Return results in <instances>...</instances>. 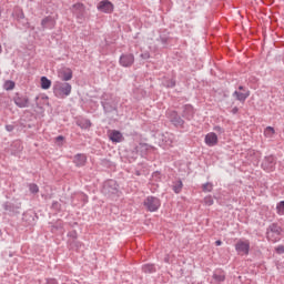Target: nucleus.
<instances>
[{
	"mask_svg": "<svg viewBox=\"0 0 284 284\" xmlns=\"http://www.w3.org/2000/svg\"><path fill=\"white\" fill-rule=\"evenodd\" d=\"M276 210L280 216H284V201H281L280 203H277Z\"/></svg>",
	"mask_w": 284,
	"mask_h": 284,
	"instance_id": "31",
	"label": "nucleus"
},
{
	"mask_svg": "<svg viewBox=\"0 0 284 284\" xmlns=\"http://www.w3.org/2000/svg\"><path fill=\"white\" fill-rule=\"evenodd\" d=\"M63 141H65V138L63 135H59L55 138V142L58 145H63Z\"/></svg>",
	"mask_w": 284,
	"mask_h": 284,
	"instance_id": "37",
	"label": "nucleus"
},
{
	"mask_svg": "<svg viewBox=\"0 0 284 284\" xmlns=\"http://www.w3.org/2000/svg\"><path fill=\"white\" fill-rule=\"evenodd\" d=\"M213 280L215 281V283H224L225 282V271L217 268L214 271L213 273Z\"/></svg>",
	"mask_w": 284,
	"mask_h": 284,
	"instance_id": "19",
	"label": "nucleus"
},
{
	"mask_svg": "<svg viewBox=\"0 0 284 284\" xmlns=\"http://www.w3.org/2000/svg\"><path fill=\"white\" fill-rule=\"evenodd\" d=\"M29 192H31V194H39V185L34 183L29 184Z\"/></svg>",
	"mask_w": 284,
	"mask_h": 284,
	"instance_id": "33",
	"label": "nucleus"
},
{
	"mask_svg": "<svg viewBox=\"0 0 284 284\" xmlns=\"http://www.w3.org/2000/svg\"><path fill=\"white\" fill-rule=\"evenodd\" d=\"M6 130H7V132H12V131L14 130V125H12V124H7V125H6Z\"/></svg>",
	"mask_w": 284,
	"mask_h": 284,
	"instance_id": "43",
	"label": "nucleus"
},
{
	"mask_svg": "<svg viewBox=\"0 0 284 284\" xmlns=\"http://www.w3.org/2000/svg\"><path fill=\"white\" fill-rule=\"evenodd\" d=\"M98 10H100V12H105L106 14H110V12H113L114 10V4H112L110 0H102L98 4Z\"/></svg>",
	"mask_w": 284,
	"mask_h": 284,
	"instance_id": "9",
	"label": "nucleus"
},
{
	"mask_svg": "<svg viewBox=\"0 0 284 284\" xmlns=\"http://www.w3.org/2000/svg\"><path fill=\"white\" fill-rule=\"evenodd\" d=\"M12 17H14V19H17V21H21V19H26V13H23V9L21 8H16Z\"/></svg>",
	"mask_w": 284,
	"mask_h": 284,
	"instance_id": "24",
	"label": "nucleus"
},
{
	"mask_svg": "<svg viewBox=\"0 0 284 284\" xmlns=\"http://www.w3.org/2000/svg\"><path fill=\"white\" fill-rule=\"evenodd\" d=\"M215 245L219 247V246L223 245V242L221 240H217V241H215Z\"/></svg>",
	"mask_w": 284,
	"mask_h": 284,
	"instance_id": "44",
	"label": "nucleus"
},
{
	"mask_svg": "<svg viewBox=\"0 0 284 284\" xmlns=\"http://www.w3.org/2000/svg\"><path fill=\"white\" fill-rule=\"evenodd\" d=\"M182 116L183 119H186V121H192V119H194V106L185 104L183 106Z\"/></svg>",
	"mask_w": 284,
	"mask_h": 284,
	"instance_id": "12",
	"label": "nucleus"
},
{
	"mask_svg": "<svg viewBox=\"0 0 284 284\" xmlns=\"http://www.w3.org/2000/svg\"><path fill=\"white\" fill-rule=\"evenodd\" d=\"M53 94L57 99H68L72 94V84L69 82L55 81L53 83Z\"/></svg>",
	"mask_w": 284,
	"mask_h": 284,
	"instance_id": "1",
	"label": "nucleus"
},
{
	"mask_svg": "<svg viewBox=\"0 0 284 284\" xmlns=\"http://www.w3.org/2000/svg\"><path fill=\"white\" fill-rule=\"evenodd\" d=\"M57 205H59V203H58V202L53 203V207H57Z\"/></svg>",
	"mask_w": 284,
	"mask_h": 284,
	"instance_id": "46",
	"label": "nucleus"
},
{
	"mask_svg": "<svg viewBox=\"0 0 284 284\" xmlns=\"http://www.w3.org/2000/svg\"><path fill=\"white\" fill-rule=\"evenodd\" d=\"M1 51H2V48H1V44H0V54H1Z\"/></svg>",
	"mask_w": 284,
	"mask_h": 284,
	"instance_id": "48",
	"label": "nucleus"
},
{
	"mask_svg": "<svg viewBox=\"0 0 284 284\" xmlns=\"http://www.w3.org/2000/svg\"><path fill=\"white\" fill-rule=\"evenodd\" d=\"M81 245L83 244L77 240H69V247L71 250H81Z\"/></svg>",
	"mask_w": 284,
	"mask_h": 284,
	"instance_id": "29",
	"label": "nucleus"
},
{
	"mask_svg": "<svg viewBox=\"0 0 284 284\" xmlns=\"http://www.w3.org/2000/svg\"><path fill=\"white\" fill-rule=\"evenodd\" d=\"M202 190L203 192H212V190H214V185L210 182H206L202 185Z\"/></svg>",
	"mask_w": 284,
	"mask_h": 284,
	"instance_id": "32",
	"label": "nucleus"
},
{
	"mask_svg": "<svg viewBox=\"0 0 284 284\" xmlns=\"http://www.w3.org/2000/svg\"><path fill=\"white\" fill-rule=\"evenodd\" d=\"M232 112L233 114H236V112H239V108H233Z\"/></svg>",
	"mask_w": 284,
	"mask_h": 284,
	"instance_id": "45",
	"label": "nucleus"
},
{
	"mask_svg": "<svg viewBox=\"0 0 284 284\" xmlns=\"http://www.w3.org/2000/svg\"><path fill=\"white\" fill-rule=\"evenodd\" d=\"M109 139L113 143H121V141H123V134L120 131L114 130L110 132Z\"/></svg>",
	"mask_w": 284,
	"mask_h": 284,
	"instance_id": "21",
	"label": "nucleus"
},
{
	"mask_svg": "<svg viewBox=\"0 0 284 284\" xmlns=\"http://www.w3.org/2000/svg\"><path fill=\"white\" fill-rule=\"evenodd\" d=\"M142 272H144V274H154V272H156V266H154V264H144L142 266Z\"/></svg>",
	"mask_w": 284,
	"mask_h": 284,
	"instance_id": "26",
	"label": "nucleus"
},
{
	"mask_svg": "<svg viewBox=\"0 0 284 284\" xmlns=\"http://www.w3.org/2000/svg\"><path fill=\"white\" fill-rule=\"evenodd\" d=\"M235 251L237 252V254H240V256H247V254H250V241L240 240L235 244Z\"/></svg>",
	"mask_w": 284,
	"mask_h": 284,
	"instance_id": "5",
	"label": "nucleus"
},
{
	"mask_svg": "<svg viewBox=\"0 0 284 284\" xmlns=\"http://www.w3.org/2000/svg\"><path fill=\"white\" fill-rule=\"evenodd\" d=\"M78 125L84 130H88V128H92V122H90V120H82L78 122Z\"/></svg>",
	"mask_w": 284,
	"mask_h": 284,
	"instance_id": "30",
	"label": "nucleus"
},
{
	"mask_svg": "<svg viewBox=\"0 0 284 284\" xmlns=\"http://www.w3.org/2000/svg\"><path fill=\"white\" fill-rule=\"evenodd\" d=\"M140 57H141V59H143L145 61V60L150 59V53L148 51H145V52L141 53Z\"/></svg>",
	"mask_w": 284,
	"mask_h": 284,
	"instance_id": "41",
	"label": "nucleus"
},
{
	"mask_svg": "<svg viewBox=\"0 0 284 284\" xmlns=\"http://www.w3.org/2000/svg\"><path fill=\"white\" fill-rule=\"evenodd\" d=\"M110 94H108V93H104L103 95H102V101H101V103H102V106H103V110H104V112H112V110H114V105H112V102H110V101H108V99H110Z\"/></svg>",
	"mask_w": 284,
	"mask_h": 284,
	"instance_id": "16",
	"label": "nucleus"
},
{
	"mask_svg": "<svg viewBox=\"0 0 284 284\" xmlns=\"http://www.w3.org/2000/svg\"><path fill=\"white\" fill-rule=\"evenodd\" d=\"M281 232L282 229L278 226V224H271L266 230L267 241H271V243H278V241H281Z\"/></svg>",
	"mask_w": 284,
	"mask_h": 284,
	"instance_id": "2",
	"label": "nucleus"
},
{
	"mask_svg": "<svg viewBox=\"0 0 284 284\" xmlns=\"http://www.w3.org/2000/svg\"><path fill=\"white\" fill-rule=\"evenodd\" d=\"M61 81H72V69H64L59 73Z\"/></svg>",
	"mask_w": 284,
	"mask_h": 284,
	"instance_id": "22",
	"label": "nucleus"
},
{
	"mask_svg": "<svg viewBox=\"0 0 284 284\" xmlns=\"http://www.w3.org/2000/svg\"><path fill=\"white\" fill-rule=\"evenodd\" d=\"M168 116L175 128H183L185 121L181 119V115L176 111H169Z\"/></svg>",
	"mask_w": 284,
	"mask_h": 284,
	"instance_id": "7",
	"label": "nucleus"
},
{
	"mask_svg": "<svg viewBox=\"0 0 284 284\" xmlns=\"http://www.w3.org/2000/svg\"><path fill=\"white\" fill-rule=\"evenodd\" d=\"M204 203H205V205H209V206L214 205V199H212L211 195H207L204 197Z\"/></svg>",
	"mask_w": 284,
	"mask_h": 284,
	"instance_id": "34",
	"label": "nucleus"
},
{
	"mask_svg": "<svg viewBox=\"0 0 284 284\" xmlns=\"http://www.w3.org/2000/svg\"><path fill=\"white\" fill-rule=\"evenodd\" d=\"M41 26H42L43 30H52V28H54V26H57V22L54 21V19L52 17H47V18L42 19Z\"/></svg>",
	"mask_w": 284,
	"mask_h": 284,
	"instance_id": "18",
	"label": "nucleus"
},
{
	"mask_svg": "<svg viewBox=\"0 0 284 284\" xmlns=\"http://www.w3.org/2000/svg\"><path fill=\"white\" fill-rule=\"evenodd\" d=\"M262 168L266 172H274V168H276V158H274V155L266 156L262 162Z\"/></svg>",
	"mask_w": 284,
	"mask_h": 284,
	"instance_id": "6",
	"label": "nucleus"
},
{
	"mask_svg": "<svg viewBox=\"0 0 284 284\" xmlns=\"http://www.w3.org/2000/svg\"><path fill=\"white\" fill-rule=\"evenodd\" d=\"M6 90H14V82L12 81L6 82Z\"/></svg>",
	"mask_w": 284,
	"mask_h": 284,
	"instance_id": "38",
	"label": "nucleus"
},
{
	"mask_svg": "<svg viewBox=\"0 0 284 284\" xmlns=\"http://www.w3.org/2000/svg\"><path fill=\"white\" fill-rule=\"evenodd\" d=\"M213 130L214 132H217V134H223L225 132V129L221 128L220 125H215Z\"/></svg>",
	"mask_w": 284,
	"mask_h": 284,
	"instance_id": "36",
	"label": "nucleus"
},
{
	"mask_svg": "<svg viewBox=\"0 0 284 284\" xmlns=\"http://www.w3.org/2000/svg\"><path fill=\"white\" fill-rule=\"evenodd\" d=\"M233 97L236 99V101H241V103H245V101L250 97V90H246L244 92L235 91L233 92Z\"/></svg>",
	"mask_w": 284,
	"mask_h": 284,
	"instance_id": "20",
	"label": "nucleus"
},
{
	"mask_svg": "<svg viewBox=\"0 0 284 284\" xmlns=\"http://www.w3.org/2000/svg\"><path fill=\"white\" fill-rule=\"evenodd\" d=\"M51 87H52V81H50V79H48L47 77H42L41 78L42 90H50Z\"/></svg>",
	"mask_w": 284,
	"mask_h": 284,
	"instance_id": "27",
	"label": "nucleus"
},
{
	"mask_svg": "<svg viewBox=\"0 0 284 284\" xmlns=\"http://www.w3.org/2000/svg\"><path fill=\"white\" fill-rule=\"evenodd\" d=\"M165 88H174L176 85V81L170 80L166 83H164Z\"/></svg>",
	"mask_w": 284,
	"mask_h": 284,
	"instance_id": "39",
	"label": "nucleus"
},
{
	"mask_svg": "<svg viewBox=\"0 0 284 284\" xmlns=\"http://www.w3.org/2000/svg\"><path fill=\"white\" fill-rule=\"evenodd\" d=\"M172 190L175 194H181V192L183 190V181L178 180V181L173 182Z\"/></svg>",
	"mask_w": 284,
	"mask_h": 284,
	"instance_id": "25",
	"label": "nucleus"
},
{
	"mask_svg": "<svg viewBox=\"0 0 284 284\" xmlns=\"http://www.w3.org/2000/svg\"><path fill=\"white\" fill-rule=\"evenodd\" d=\"M144 207L148 212H158L161 207V200L155 196H148L143 202Z\"/></svg>",
	"mask_w": 284,
	"mask_h": 284,
	"instance_id": "4",
	"label": "nucleus"
},
{
	"mask_svg": "<svg viewBox=\"0 0 284 284\" xmlns=\"http://www.w3.org/2000/svg\"><path fill=\"white\" fill-rule=\"evenodd\" d=\"M68 236L70 239L69 241H77L79 235H78L77 231H71L68 233Z\"/></svg>",
	"mask_w": 284,
	"mask_h": 284,
	"instance_id": "35",
	"label": "nucleus"
},
{
	"mask_svg": "<svg viewBox=\"0 0 284 284\" xmlns=\"http://www.w3.org/2000/svg\"><path fill=\"white\" fill-rule=\"evenodd\" d=\"M162 141L166 148H172V143H174V134H172V133L163 134Z\"/></svg>",
	"mask_w": 284,
	"mask_h": 284,
	"instance_id": "23",
	"label": "nucleus"
},
{
	"mask_svg": "<svg viewBox=\"0 0 284 284\" xmlns=\"http://www.w3.org/2000/svg\"><path fill=\"white\" fill-rule=\"evenodd\" d=\"M45 284H59V281L57 278H47Z\"/></svg>",
	"mask_w": 284,
	"mask_h": 284,
	"instance_id": "40",
	"label": "nucleus"
},
{
	"mask_svg": "<svg viewBox=\"0 0 284 284\" xmlns=\"http://www.w3.org/2000/svg\"><path fill=\"white\" fill-rule=\"evenodd\" d=\"M274 134H276V131L272 126H267L264 130V136H266V139H274Z\"/></svg>",
	"mask_w": 284,
	"mask_h": 284,
	"instance_id": "28",
	"label": "nucleus"
},
{
	"mask_svg": "<svg viewBox=\"0 0 284 284\" xmlns=\"http://www.w3.org/2000/svg\"><path fill=\"white\" fill-rule=\"evenodd\" d=\"M152 150H154V148L148 143H140L135 146V152L141 156H145V154H148V152H152Z\"/></svg>",
	"mask_w": 284,
	"mask_h": 284,
	"instance_id": "11",
	"label": "nucleus"
},
{
	"mask_svg": "<svg viewBox=\"0 0 284 284\" xmlns=\"http://www.w3.org/2000/svg\"><path fill=\"white\" fill-rule=\"evenodd\" d=\"M103 194L105 196L114 197L119 195V184H116V181L114 180H108L104 182L103 189H102Z\"/></svg>",
	"mask_w": 284,
	"mask_h": 284,
	"instance_id": "3",
	"label": "nucleus"
},
{
	"mask_svg": "<svg viewBox=\"0 0 284 284\" xmlns=\"http://www.w3.org/2000/svg\"><path fill=\"white\" fill-rule=\"evenodd\" d=\"M21 209V205L20 204H18V205H16V204H12V203H10V202H6L4 204H3V210L6 211V212H8V214L10 215V216H14V214H19V210Z\"/></svg>",
	"mask_w": 284,
	"mask_h": 284,
	"instance_id": "10",
	"label": "nucleus"
},
{
	"mask_svg": "<svg viewBox=\"0 0 284 284\" xmlns=\"http://www.w3.org/2000/svg\"><path fill=\"white\" fill-rule=\"evenodd\" d=\"M88 162V156L83 153H78L74 155L73 163L77 165V168H83L85 163Z\"/></svg>",
	"mask_w": 284,
	"mask_h": 284,
	"instance_id": "17",
	"label": "nucleus"
},
{
	"mask_svg": "<svg viewBox=\"0 0 284 284\" xmlns=\"http://www.w3.org/2000/svg\"><path fill=\"white\" fill-rule=\"evenodd\" d=\"M239 90H244L243 85H240V87H239Z\"/></svg>",
	"mask_w": 284,
	"mask_h": 284,
	"instance_id": "47",
	"label": "nucleus"
},
{
	"mask_svg": "<svg viewBox=\"0 0 284 284\" xmlns=\"http://www.w3.org/2000/svg\"><path fill=\"white\" fill-rule=\"evenodd\" d=\"M133 64H134V54L126 53L120 57V65H122V68H130Z\"/></svg>",
	"mask_w": 284,
	"mask_h": 284,
	"instance_id": "8",
	"label": "nucleus"
},
{
	"mask_svg": "<svg viewBox=\"0 0 284 284\" xmlns=\"http://www.w3.org/2000/svg\"><path fill=\"white\" fill-rule=\"evenodd\" d=\"M277 254H284V246L283 245H278L276 248Z\"/></svg>",
	"mask_w": 284,
	"mask_h": 284,
	"instance_id": "42",
	"label": "nucleus"
},
{
	"mask_svg": "<svg viewBox=\"0 0 284 284\" xmlns=\"http://www.w3.org/2000/svg\"><path fill=\"white\" fill-rule=\"evenodd\" d=\"M71 10H72L73 14H75V17H78V19L83 18V14H85V7L81 2L73 4Z\"/></svg>",
	"mask_w": 284,
	"mask_h": 284,
	"instance_id": "13",
	"label": "nucleus"
},
{
	"mask_svg": "<svg viewBox=\"0 0 284 284\" xmlns=\"http://www.w3.org/2000/svg\"><path fill=\"white\" fill-rule=\"evenodd\" d=\"M13 101L18 108H28L30 105V99L26 95H17Z\"/></svg>",
	"mask_w": 284,
	"mask_h": 284,
	"instance_id": "15",
	"label": "nucleus"
},
{
	"mask_svg": "<svg viewBox=\"0 0 284 284\" xmlns=\"http://www.w3.org/2000/svg\"><path fill=\"white\" fill-rule=\"evenodd\" d=\"M204 141L209 148H214V145L219 143V135H216L214 132H210L205 135Z\"/></svg>",
	"mask_w": 284,
	"mask_h": 284,
	"instance_id": "14",
	"label": "nucleus"
}]
</instances>
